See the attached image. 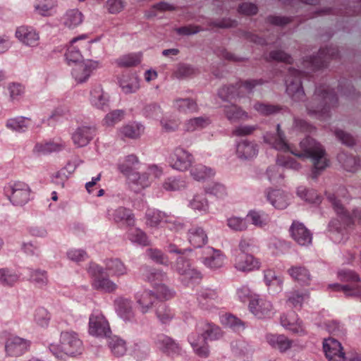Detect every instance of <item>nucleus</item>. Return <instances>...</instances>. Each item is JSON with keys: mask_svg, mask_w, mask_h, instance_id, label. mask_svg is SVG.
<instances>
[{"mask_svg": "<svg viewBox=\"0 0 361 361\" xmlns=\"http://www.w3.org/2000/svg\"><path fill=\"white\" fill-rule=\"evenodd\" d=\"M264 141L273 148L283 151L290 152L295 156L310 159L313 164L312 178H317L319 173L324 170L329 164L325 149L321 144L311 137H306L300 142L302 153H295L290 149L284 133L280 129V124L276 126V134L267 133L264 135Z\"/></svg>", "mask_w": 361, "mask_h": 361, "instance_id": "1", "label": "nucleus"}, {"mask_svg": "<svg viewBox=\"0 0 361 361\" xmlns=\"http://www.w3.org/2000/svg\"><path fill=\"white\" fill-rule=\"evenodd\" d=\"M83 348L82 341L73 331L61 332L59 343H53L49 346L52 355L57 359L63 360L81 355Z\"/></svg>", "mask_w": 361, "mask_h": 361, "instance_id": "2", "label": "nucleus"}, {"mask_svg": "<svg viewBox=\"0 0 361 361\" xmlns=\"http://www.w3.org/2000/svg\"><path fill=\"white\" fill-rule=\"evenodd\" d=\"M337 97L327 88L317 89L314 100L308 104V114L319 120H324L329 116V108L337 102Z\"/></svg>", "mask_w": 361, "mask_h": 361, "instance_id": "3", "label": "nucleus"}, {"mask_svg": "<svg viewBox=\"0 0 361 361\" xmlns=\"http://www.w3.org/2000/svg\"><path fill=\"white\" fill-rule=\"evenodd\" d=\"M348 192L345 188H340L336 194H328L327 199L331 203L334 209L343 223L349 226L357 221L361 224V209H356L352 214L345 209L341 199L345 200Z\"/></svg>", "mask_w": 361, "mask_h": 361, "instance_id": "4", "label": "nucleus"}, {"mask_svg": "<svg viewBox=\"0 0 361 361\" xmlns=\"http://www.w3.org/2000/svg\"><path fill=\"white\" fill-rule=\"evenodd\" d=\"M4 192L13 205L23 206L30 200L31 189L25 182L11 180L4 186Z\"/></svg>", "mask_w": 361, "mask_h": 361, "instance_id": "5", "label": "nucleus"}, {"mask_svg": "<svg viewBox=\"0 0 361 361\" xmlns=\"http://www.w3.org/2000/svg\"><path fill=\"white\" fill-rule=\"evenodd\" d=\"M193 161V155L181 147H175L169 156L170 166L175 170L182 172L189 169Z\"/></svg>", "mask_w": 361, "mask_h": 361, "instance_id": "6", "label": "nucleus"}, {"mask_svg": "<svg viewBox=\"0 0 361 361\" xmlns=\"http://www.w3.org/2000/svg\"><path fill=\"white\" fill-rule=\"evenodd\" d=\"M233 257V267L238 271L250 273L259 270L261 267L260 261L247 252H235Z\"/></svg>", "mask_w": 361, "mask_h": 361, "instance_id": "7", "label": "nucleus"}, {"mask_svg": "<svg viewBox=\"0 0 361 361\" xmlns=\"http://www.w3.org/2000/svg\"><path fill=\"white\" fill-rule=\"evenodd\" d=\"M100 67L99 61L83 60L74 64L71 70L72 78L77 83L85 82L92 73Z\"/></svg>", "mask_w": 361, "mask_h": 361, "instance_id": "8", "label": "nucleus"}, {"mask_svg": "<svg viewBox=\"0 0 361 361\" xmlns=\"http://www.w3.org/2000/svg\"><path fill=\"white\" fill-rule=\"evenodd\" d=\"M88 331L95 337H108L111 333L108 321L99 312H94L90 314Z\"/></svg>", "mask_w": 361, "mask_h": 361, "instance_id": "9", "label": "nucleus"}, {"mask_svg": "<svg viewBox=\"0 0 361 361\" xmlns=\"http://www.w3.org/2000/svg\"><path fill=\"white\" fill-rule=\"evenodd\" d=\"M175 269L181 276L182 282L188 286L200 281L202 278L200 272L192 268L190 262L182 257L178 258Z\"/></svg>", "mask_w": 361, "mask_h": 361, "instance_id": "10", "label": "nucleus"}, {"mask_svg": "<svg viewBox=\"0 0 361 361\" xmlns=\"http://www.w3.org/2000/svg\"><path fill=\"white\" fill-rule=\"evenodd\" d=\"M259 80H247L243 83L236 86H229L222 87L219 94L223 99H232L235 97H240L246 94L250 93L253 88L260 85Z\"/></svg>", "mask_w": 361, "mask_h": 361, "instance_id": "11", "label": "nucleus"}, {"mask_svg": "<svg viewBox=\"0 0 361 361\" xmlns=\"http://www.w3.org/2000/svg\"><path fill=\"white\" fill-rule=\"evenodd\" d=\"M286 92L296 102L302 100L305 93L301 85V73L297 70H289L286 79Z\"/></svg>", "mask_w": 361, "mask_h": 361, "instance_id": "12", "label": "nucleus"}, {"mask_svg": "<svg viewBox=\"0 0 361 361\" xmlns=\"http://www.w3.org/2000/svg\"><path fill=\"white\" fill-rule=\"evenodd\" d=\"M15 37L21 44L26 47L34 48L39 44V33L32 26H18L16 30Z\"/></svg>", "mask_w": 361, "mask_h": 361, "instance_id": "13", "label": "nucleus"}, {"mask_svg": "<svg viewBox=\"0 0 361 361\" xmlns=\"http://www.w3.org/2000/svg\"><path fill=\"white\" fill-rule=\"evenodd\" d=\"M249 309L259 319L270 317L274 314L271 302L264 298H259L257 295H255L250 300Z\"/></svg>", "mask_w": 361, "mask_h": 361, "instance_id": "14", "label": "nucleus"}, {"mask_svg": "<svg viewBox=\"0 0 361 361\" xmlns=\"http://www.w3.org/2000/svg\"><path fill=\"white\" fill-rule=\"evenodd\" d=\"M281 326L294 334L304 336L307 334L305 326L302 321L295 312H289L281 316Z\"/></svg>", "mask_w": 361, "mask_h": 361, "instance_id": "15", "label": "nucleus"}, {"mask_svg": "<svg viewBox=\"0 0 361 361\" xmlns=\"http://www.w3.org/2000/svg\"><path fill=\"white\" fill-rule=\"evenodd\" d=\"M323 350L329 361H345V353L339 341L333 338H325L323 341Z\"/></svg>", "mask_w": 361, "mask_h": 361, "instance_id": "16", "label": "nucleus"}, {"mask_svg": "<svg viewBox=\"0 0 361 361\" xmlns=\"http://www.w3.org/2000/svg\"><path fill=\"white\" fill-rule=\"evenodd\" d=\"M293 239L301 246H308L312 243V235L305 225L298 221H293L290 228Z\"/></svg>", "mask_w": 361, "mask_h": 361, "instance_id": "17", "label": "nucleus"}, {"mask_svg": "<svg viewBox=\"0 0 361 361\" xmlns=\"http://www.w3.org/2000/svg\"><path fill=\"white\" fill-rule=\"evenodd\" d=\"M146 219L147 224L151 227H157L166 224L169 229L179 231L183 228V225L179 223L168 222L165 214L159 210L149 209L146 214Z\"/></svg>", "mask_w": 361, "mask_h": 361, "instance_id": "18", "label": "nucleus"}, {"mask_svg": "<svg viewBox=\"0 0 361 361\" xmlns=\"http://www.w3.org/2000/svg\"><path fill=\"white\" fill-rule=\"evenodd\" d=\"M29 348V342L18 336L8 338L5 343V350L8 356H20Z\"/></svg>", "mask_w": 361, "mask_h": 361, "instance_id": "19", "label": "nucleus"}, {"mask_svg": "<svg viewBox=\"0 0 361 361\" xmlns=\"http://www.w3.org/2000/svg\"><path fill=\"white\" fill-rule=\"evenodd\" d=\"M202 263L211 269L221 268L224 264L225 257L220 250L207 247L204 250Z\"/></svg>", "mask_w": 361, "mask_h": 361, "instance_id": "20", "label": "nucleus"}, {"mask_svg": "<svg viewBox=\"0 0 361 361\" xmlns=\"http://www.w3.org/2000/svg\"><path fill=\"white\" fill-rule=\"evenodd\" d=\"M95 135V128L90 126H80L72 134L73 144L78 147L87 145Z\"/></svg>", "mask_w": 361, "mask_h": 361, "instance_id": "21", "label": "nucleus"}, {"mask_svg": "<svg viewBox=\"0 0 361 361\" xmlns=\"http://www.w3.org/2000/svg\"><path fill=\"white\" fill-rule=\"evenodd\" d=\"M135 299L138 309L142 314L149 312L157 301L155 293L151 290L138 291L136 293Z\"/></svg>", "mask_w": 361, "mask_h": 361, "instance_id": "22", "label": "nucleus"}, {"mask_svg": "<svg viewBox=\"0 0 361 361\" xmlns=\"http://www.w3.org/2000/svg\"><path fill=\"white\" fill-rule=\"evenodd\" d=\"M118 85L124 94H133L140 87V80L135 73H128L122 74L118 78Z\"/></svg>", "mask_w": 361, "mask_h": 361, "instance_id": "23", "label": "nucleus"}, {"mask_svg": "<svg viewBox=\"0 0 361 361\" xmlns=\"http://www.w3.org/2000/svg\"><path fill=\"white\" fill-rule=\"evenodd\" d=\"M188 342L195 353L200 357H207L209 353V346L205 336L200 332H192L188 338Z\"/></svg>", "mask_w": 361, "mask_h": 361, "instance_id": "24", "label": "nucleus"}, {"mask_svg": "<svg viewBox=\"0 0 361 361\" xmlns=\"http://www.w3.org/2000/svg\"><path fill=\"white\" fill-rule=\"evenodd\" d=\"M116 311L118 316L125 321H131L135 317L133 302L127 298H118L114 300Z\"/></svg>", "mask_w": 361, "mask_h": 361, "instance_id": "25", "label": "nucleus"}, {"mask_svg": "<svg viewBox=\"0 0 361 361\" xmlns=\"http://www.w3.org/2000/svg\"><path fill=\"white\" fill-rule=\"evenodd\" d=\"M265 339L273 348L281 353L286 352L293 345V341L283 334H267Z\"/></svg>", "mask_w": 361, "mask_h": 361, "instance_id": "26", "label": "nucleus"}, {"mask_svg": "<svg viewBox=\"0 0 361 361\" xmlns=\"http://www.w3.org/2000/svg\"><path fill=\"white\" fill-rule=\"evenodd\" d=\"M155 343L158 349L167 355L178 354L180 352L178 343L166 335L158 336Z\"/></svg>", "mask_w": 361, "mask_h": 361, "instance_id": "27", "label": "nucleus"}, {"mask_svg": "<svg viewBox=\"0 0 361 361\" xmlns=\"http://www.w3.org/2000/svg\"><path fill=\"white\" fill-rule=\"evenodd\" d=\"M259 149L256 143L247 140H242L236 146V154L241 159H250L255 157Z\"/></svg>", "mask_w": 361, "mask_h": 361, "instance_id": "28", "label": "nucleus"}, {"mask_svg": "<svg viewBox=\"0 0 361 361\" xmlns=\"http://www.w3.org/2000/svg\"><path fill=\"white\" fill-rule=\"evenodd\" d=\"M197 300L202 309L211 311L215 307L214 302H218L219 296L214 290L206 288L200 291Z\"/></svg>", "mask_w": 361, "mask_h": 361, "instance_id": "29", "label": "nucleus"}, {"mask_svg": "<svg viewBox=\"0 0 361 361\" xmlns=\"http://www.w3.org/2000/svg\"><path fill=\"white\" fill-rule=\"evenodd\" d=\"M57 6V0H35L33 7L38 16L49 17L55 13Z\"/></svg>", "mask_w": 361, "mask_h": 361, "instance_id": "30", "label": "nucleus"}, {"mask_svg": "<svg viewBox=\"0 0 361 361\" xmlns=\"http://www.w3.org/2000/svg\"><path fill=\"white\" fill-rule=\"evenodd\" d=\"M128 183L131 189L135 192H139L149 187L152 183L151 178L149 177L146 172L142 173L135 172L130 174L128 178Z\"/></svg>", "mask_w": 361, "mask_h": 361, "instance_id": "31", "label": "nucleus"}, {"mask_svg": "<svg viewBox=\"0 0 361 361\" xmlns=\"http://www.w3.org/2000/svg\"><path fill=\"white\" fill-rule=\"evenodd\" d=\"M188 207L194 212L200 214H207L209 209V202L203 192L195 194L189 200Z\"/></svg>", "mask_w": 361, "mask_h": 361, "instance_id": "32", "label": "nucleus"}, {"mask_svg": "<svg viewBox=\"0 0 361 361\" xmlns=\"http://www.w3.org/2000/svg\"><path fill=\"white\" fill-rule=\"evenodd\" d=\"M145 127L140 123L133 122L121 127L118 132L121 137L129 139H138L144 133Z\"/></svg>", "mask_w": 361, "mask_h": 361, "instance_id": "33", "label": "nucleus"}, {"mask_svg": "<svg viewBox=\"0 0 361 361\" xmlns=\"http://www.w3.org/2000/svg\"><path fill=\"white\" fill-rule=\"evenodd\" d=\"M216 174L214 169L205 165L197 164L190 168V176L197 181H204L213 178Z\"/></svg>", "mask_w": 361, "mask_h": 361, "instance_id": "34", "label": "nucleus"}, {"mask_svg": "<svg viewBox=\"0 0 361 361\" xmlns=\"http://www.w3.org/2000/svg\"><path fill=\"white\" fill-rule=\"evenodd\" d=\"M197 329L203 337L205 336L207 341L218 340L222 336L221 329L213 323L200 322Z\"/></svg>", "mask_w": 361, "mask_h": 361, "instance_id": "35", "label": "nucleus"}, {"mask_svg": "<svg viewBox=\"0 0 361 361\" xmlns=\"http://www.w3.org/2000/svg\"><path fill=\"white\" fill-rule=\"evenodd\" d=\"M267 197L269 202L279 209L286 208L290 202L289 195L279 190L269 191Z\"/></svg>", "mask_w": 361, "mask_h": 361, "instance_id": "36", "label": "nucleus"}, {"mask_svg": "<svg viewBox=\"0 0 361 361\" xmlns=\"http://www.w3.org/2000/svg\"><path fill=\"white\" fill-rule=\"evenodd\" d=\"M84 16L78 9L68 10L62 18L63 25L68 29H74L82 24Z\"/></svg>", "mask_w": 361, "mask_h": 361, "instance_id": "37", "label": "nucleus"}, {"mask_svg": "<svg viewBox=\"0 0 361 361\" xmlns=\"http://www.w3.org/2000/svg\"><path fill=\"white\" fill-rule=\"evenodd\" d=\"M90 94V102L94 107L104 110L109 106V95L104 92L101 87H94Z\"/></svg>", "mask_w": 361, "mask_h": 361, "instance_id": "38", "label": "nucleus"}, {"mask_svg": "<svg viewBox=\"0 0 361 361\" xmlns=\"http://www.w3.org/2000/svg\"><path fill=\"white\" fill-rule=\"evenodd\" d=\"M92 286L94 289L107 293H114L118 288V285L107 276L94 278Z\"/></svg>", "mask_w": 361, "mask_h": 361, "instance_id": "39", "label": "nucleus"}, {"mask_svg": "<svg viewBox=\"0 0 361 361\" xmlns=\"http://www.w3.org/2000/svg\"><path fill=\"white\" fill-rule=\"evenodd\" d=\"M328 288L334 291H341L346 297L357 298L361 300V286L360 285L331 283L328 285Z\"/></svg>", "mask_w": 361, "mask_h": 361, "instance_id": "40", "label": "nucleus"}, {"mask_svg": "<svg viewBox=\"0 0 361 361\" xmlns=\"http://www.w3.org/2000/svg\"><path fill=\"white\" fill-rule=\"evenodd\" d=\"M106 269L111 276L121 277L128 274V268L118 259H110L105 262Z\"/></svg>", "mask_w": 361, "mask_h": 361, "instance_id": "41", "label": "nucleus"}, {"mask_svg": "<svg viewBox=\"0 0 361 361\" xmlns=\"http://www.w3.org/2000/svg\"><path fill=\"white\" fill-rule=\"evenodd\" d=\"M207 235L200 227H193L188 231V240L194 247H201L207 242Z\"/></svg>", "mask_w": 361, "mask_h": 361, "instance_id": "42", "label": "nucleus"}, {"mask_svg": "<svg viewBox=\"0 0 361 361\" xmlns=\"http://www.w3.org/2000/svg\"><path fill=\"white\" fill-rule=\"evenodd\" d=\"M86 35H82L78 37H75L71 41V44L68 46L66 52L65 54L66 59L68 63L70 64L71 63H78L80 62V59H82V54L79 50V48L77 46H75V43L78 42L79 39H85Z\"/></svg>", "mask_w": 361, "mask_h": 361, "instance_id": "43", "label": "nucleus"}, {"mask_svg": "<svg viewBox=\"0 0 361 361\" xmlns=\"http://www.w3.org/2000/svg\"><path fill=\"white\" fill-rule=\"evenodd\" d=\"M113 219L116 223H121L127 226H133L135 218L130 210L125 207H118L113 214Z\"/></svg>", "mask_w": 361, "mask_h": 361, "instance_id": "44", "label": "nucleus"}, {"mask_svg": "<svg viewBox=\"0 0 361 361\" xmlns=\"http://www.w3.org/2000/svg\"><path fill=\"white\" fill-rule=\"evenodd\" d=\"M138 163L139 160L137 156L130 154L126 156L124 159L119 163L118 169L123 174L127 176V178H128L130 174L135 173L134 169Z\"/></svg>", "mask_w": 361, "mask_h": 361, "instance_id": "45", "label": "nucleus"}, {"mask_svg": "<svg viewBox=\"0 0 361 361\" xmlns=\"http://www.w3.org/2000/svg\"><path fill=\"white\" fill-rule=\"evenodd\" d=\"M173 108L180 113H192L197 110V105L190 99H176L173 102Z\"/></svg>", "mask_w": 361, "mask_h": 361, "instance_id": "46", "label": "nucleus"}, {"mask_svg": "<svg viewBox=\"0 0 361 361\" xmlns=\"http://www.w3.org/2000/svg\"><path fill=\"white\" fill-rule=\"evenodd\" d=\"M288 273L293 279L302 285H309L310 274L304 267H293L288 269Z\"/></svg>", "mask_w": 361, "mask_h": 361, "instance_id": "47", "label": "nucleus"}, {"mask_svg": "<svg viewBox=\"0 0 361 361\" xmlns=\"http://www.w3.org/2000/svg\"><path fill=\"white\" fill-rule=\"evenodd\" d=\"M28 121V118L23 116L11 118L6 121V127L11 131L23 133L27 130Z\"/></svg>", "mask_w": 361, "mask_h": 361, "instance_id": "48", "label": "nucleus"}, {"mask_svg": "<svg viewBox=\"0 0 361 361\" xmlns=\"http://www.w3.org/2000/svg\"><path fill=\"white\" fill-rule=\"evenodd\" d=\"M224 113L226 118L232 122L249 118L247 113L235 105L225 106Z\"/></svg>", "mask_w": 361, "mask_h": 361, "instance_id": "49", "label": "nucleus"}, {"mask_svg": "<svg viewBox=\"0 0 361 361\" xmlns=\"http://www.w3.org/2000/svg\"><path fill=\"white\" fill-rule=\"evenodd\" d=\"M338 159L343 169L349 172H355L360 166V159L357 157L348 156L344 153L338 155Z\"/></svg>", "mask_w": 361, "mask_h": 361, "instance_id": "50", "label": "nucleus"}, {"mask_svg": "<svg viewBox=\"0 0 361 361\" xmlns=\"http://www.w3.org/2000/svg\"><path fill=\"white\" fill-rule=\"evenodd\" d=\"M297 195L302 200L311 204H319L322 201V197L314 190H308L303 186L298 188Z\"/></svg>", "mask_w": 361, "mask_h": 361, "instance_id": "51", "label": "nucleus"}, {"mask_svg": "<svg viewBox=\"0 0 361 361\" xmlns=\"http://www.w3.org/2000/svg\"><path fill=\"white\" fill-rule=\"evenodd\" d=\"M108 344L111 351L115 356H122L126 352V342L118 336H115L110 338Z\"/></svg>", "mask_w": 361, "mask_h": 361, "instance_id": "52", "label": "nucleus"}, {"mask_svg": "<svg viewBox=\"0 0 361 361\" xmlns=\"http://www.w3.org/2000/svg\"><path fill=\"white\" fill-rule=\"evenodd\" d=\"M141 54H129L123 55L116 60L119 67H131L139 64L141 61Z\"/></svg>", "mask_w": 361, "mask_h": 361, "instance_id": "53", "label": "nucleus"}, {"mask_svg": "<svg viewBox=\"0 0 361 361\" xmlns=\"http://www.w3.org/2000/svg\"><path fill=\"white\" fill-rule=\"evenodd\" d=\"M247 217L251 221L253 225L259 228L267 226L269 221L268 215L261 212L250 211L247 214Z\"/></svg>", "mask_w": 361, "mask_h": 361, "instance_id": "54", "label": "nucleus"}, {"mask_svg": "<svg viewBox=\"0 0 361 361\" xmlns=\"http://www.w3.org/2000/svg\"><path fill=\"white\" fill-rule=\"evenodd\" d=\"M185 181L179 177H169L162 184L163 188L166 191H176L185 188Z\"/></svg>", "mask_w": 361, "mask_h": 361, "instance_id": "55", "label": "nucleus"}, {"mask_svg": "<svg viewBox=\"0 0 361 361\" xmlns=\"http://www.w3.org/2000/svg\"><path fill=\"white\" fill-rule=\"evenodd\" d=\"M128 238L133 243L140 245L146 246L149 244V240L145 234L140 228H131L128 232Z\"/></svg>", "mask_w": 361, "mask_h": 361, "instance_id": "56", "label": "nucleus"}, {"mask_svg": "<svg viewBox=\"0 0 361 361\" xmlns=\"http://www.w3.org/2000/svg\"><path fill=\"white\" fill-rule=\"evenodd\" d=\"M209 123V121L207 118L196 117L188 120L184 125V128L186 131L193 132L204 128Z\"/></svg>", "mask_w": 361, "mask_h": 361, "instance_id": "57", "label": "nucleus"}, {"mask_svg": "<svg viewBox=\"0 0 361 361\" xmlns=\"http://www.w3.org/2000/svg\"><path fill=\"white\" fill-rule=\"evenodd\" d=\"M124 116L123 110L116 109L108 113L104 118L102 123L106 127H113L116 123L121 122Z\"/></svg>", "mask_w": 361, "mask_h": 361, "instance_id": "58", "label": "nucleus"}, {"mask_svg": "<svg viewBox=\"0 0 361 361\" xmlns=\"http://www.w3.org/2000/svg\"><path fill=\"white\" fill-rule=\"evenodd\" d=\"M221 323L234 331H240L245 329V325L241 320L232 314H226L221 317Z\"/></svg>", "mask_w": 361, "mask_h": 361, "instance_id": "59", "label": "nucleus"}, {"mask_svg": "<svg viewBox=\"0 0 361 361\" xmlns=\"http://www.w3.org/2000/svg\"><path fill=\"white\" fill-rule=\"evenodd\" d=\"M49 320L50 314L46 309L39 307L35 310L34 312V322L37 326L42 328L47 327Z\"/></svg>", "mask_w": 361, "mask_h": 361, "instance_id": "60", "label": "nucleus"}, {"mask_svg": "<svg viewBox=\"0 0 361 361\" xmlns=\"http://www.w3.org/2000/svg\"><path fill=\"white\" fill-rule=\"evenodd\" d=\"M165 273L161 271L145 267L142 269V278L150 282H154L158 280H162L165 277Z\"/></svg>", "mask_w": 361, "mask_h": 361, "instance_id": "61", "label": "nucleus"}, {"mask_svg": "<svg viewBox=\"0 0 361 361\" xmlns=\"http://www.w3.org/2000/svg\"><path fill=\"white\" fill-rule=\"evenodd\" d=\"M65 147L63 142H50L45 144H37L35 147V151L41 153H48L60 151Z\"/></svg>", "mask_w": 361, "mask_h": 361, "instance_id": "62", "label": "nucleus"}, {"mask_svg": "<svg viewBox=\"0 0 361 361\" xmlns=\"http://www.w3.org/2000/svg\"><path fill=\"white\" fill-rule=\"evenodd\" d=\"M205 192L220 199L225 197L228 194L225 185L220 183H214L207 186L205 188Z\"/></svg>", "mask_w": 361, "mask_h": 361, "instance_id": "63", "label": "nucleus"}, {"mask_svg": "<svg viewBox=\"0 0 361 361\" xmlns=\"http://www.w3.org/2000/svg\"><path fill=\"white\" fill-rule=\"evenodd\" d=\"M19 279V276L15 272L6 269H0V283L3 285L13 286Z\"/></svg>", "mask_w": 361, "mask_h": 361, "instance_id": "64", "label": "nucleus"}]
</instances>
